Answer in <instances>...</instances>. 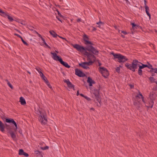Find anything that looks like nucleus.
<instances>
[{
  "label": "nucleus",
  "mask_w": 157,
  "mask_h": 157,
  "mask_svg": "<svg viewBox=\"0 0 157 157\" xmlns=\"http://www.w3.org/2000/svg\"><path fill=\"white\" fill-rule=\"evenodd\" d=\"M147 63L148 64V65H147V67L149 69H151L152 70V71H154V69L155 68H153L152 65L150 64L148 62H147Z\"/></svg>",
  "instance_id": "bb28decb"
},
{
  "label": "nucleus",
  "mask_w": 157,
  "mask_h": 157,
  "mask_svg": "<svg viewBox=\"0 0 157 157\" xmlns=\"http://www.w3.org/2000/svg\"><path fill=\"white\" fill-rule=\"evenodd\" d=\"M93 29L92 30L93 31H95L96 30V29L94 27H93Z\"/></svg>",
  "instance_id": "5fc2aeb1"
},
{
  "label": "nucleus",
  "mask_w": 157,
  "mask_h": 157,
  "mask_svg": "<svg viewBox=\"0 0 157 157\" xmlns=\"http://www.w3.org/2000/svg\"><path fill=\"white\" fill-rule=\"evenodd\" d=\"M39 73L40 74V75L41 78H42V77H43L44 76V75L43 74L41 71H40V72H39Z\"/></svg>",
  "instance_id": "473e14b6"
},
{
  "label": "nucleus",
  "mask_w": 157,
  "mask_h": 157,
  "mask_svg": "<svg viewBox=\"0 0 157 157\" xmlns=\"http://www.w3.org/2000/svg\"><path fill=\"white\" fill-rule=\"evenodd\" d=\"M121 33L125 35H126L127 34L126 32L124 31H121Z\"/></svg>",
  "instance_id": "c03bdc74"
},
{
  "label": "nucleus",
  "mask_w": 157,
  "mask_h": 157,
  "mask_svg": "<svg viewBox=\"0 0 157 157\" xmlns=\"http://www.w3.org/2000/svg\"><path fill=\"white\" fill-rule=\"evenodd\" d=\"M5 80L7 82V83H8V82H10L7 79H6Z\"/></svg>",
  "instance_id": "bf43d9fd"
},
{
  "label": "nucleus",
  "mask_w": 157,
  "mask_h": 157,
  "mask_svg": "<svg viewBox=\"0 0 157 157\" xmlns=\"http://www.w3.org/2000/svg\"><path fill=\"white\" fill-rule=\"evenodd\" d=\"M125 65L128 69L133 72L135 71V70L138 67H140L142 69L147 67V65L143 64L136 59L133 60L131 64L127 63Z\"/></svg>",
  "instance_id": "f03ea898"
},
{
  "label": "nucleus",
  "mask_w": 157,
  "mask_h": 157,
  "mask_svg": "<svg viewBox=\"0 0 157 157\" xmlns=\"http://www.w3.org/2000/svg\"><path fill=\"white\" fill-rule=\"evenodd\" d=\"M58 12V14L61 17H63V16L61 15V14L60 13L59 11H57Z\"/></svg>",
  "instance_id": "a18cd8bd"
},
{
  "label": "nucleus",
  "mask_w": 157,
  "mask_h": 157,
  "mask_svg": "<svg viewBox=\"0 0 157 157\" xmlns=\"http://www.w3.org/2000/svg\"><path fill=\"white\" fill-rule=\"evenodd\" d=\"M145 12L147 14L149 17V19H150L151 17V15L150 14L149 12V7L148 6H146V7H145Z\"/></svg>",
  "instance_id": "dca6fc26"
},
{
  "label": "nucleus",
  "mask_w": 157,
  "mask_h": 157,
  "mask_svg": "<svg viewBox=\"0 0 157 157\" xmlns=\"http://www.w3.org/2000/svg\"><path fill=\"white\" fill-rule=\"evenodd\" d=\"M125 0V1L126 3H128L129 2V1L128 0Z\"/></svg>",
  "instance_id": "680f3d73"
},
{
  "label": "nucleus",
  "mask_w": 157,
  "mask_h": 157,
  "mask_svg": "<svg viewBox=\"0 0 157 157\" xmlns=\"http://www.w3.org/2000/svg\"><path fill=\"white\" fill-rule=\"evenodd\" d=\"M0 15L4 17H7L9 19L10 21L12 22L13 21V18L7 14V13L5 12L2 11V10L0 9Z\"/></svg>",
  "instance_id": "0eeeda50"
},
{
  "label": "nucleus",
  "mask_w": 157,
  "mask_h": 157,
  "mask_svg": "<svg viewBox=\"0 0 157 157\" xmlns=\"http://www.w3.org/2000/svg\"><path fill=\"white\" fill-rule=\"evenodd\" d=\"M121 36L122 37H123V38H124V35H121Z\"/></svg>",
  "instance_id": "e2e57ef3"
},
{
  "label": "nucleus",
  "mask_w": 157,
  "mask_h": 157,
  "mask_svg": "<svg viewBox=\"0 0 157 157\" xmlns=\"http://www.w3.org/2000/svg\"><path fill=\"white\" fill-rule=\"evenodd\" d=\"M100 90V86H99L98 89H94L93 92V94L94 95L96 100L100 102V101L99 99V90Z\"/></svg>",
  "instance_id": "423d86ee"
},
{
  "label": "nucleus",
  "mask_w": 157,
  "mask_h": 157,
  "mask_svg": "<svg viewBox=\"0 0 157 157\" xmlns=\"http://www.w3.org/2000/svg\"><path fill=\"white\" fill-rule=\"evenodd\" d=\"M155 32L157 33V31H155Z\"/></svg>",
  "instance_id": "774afa93"
},
{
  "label": "nucleus",
  "mask_w": 157,
  "mask_h": 157,
  "mask_svg": "<svg viewBox=\"0 0 157 157\" xmlns=\"http://www.w3.org/2000/svg\"><path fill=\"white\" fill-rule=\"evenodd\" d=\"M142 69L141 68H140V67H139L138 70V74L140 76H141L142 75V71L141 70Z\"/></svg>",
  "instance_id": "b1692460"
},
{
  "label": "nucleus",
  "mask_w": 157,
  "mask_h": 157,
  "mask_svg": "<svg viewBox=\"0 0 157 157\" xmlns=\"http://www.w3.org/2000/svg\"><path fill=\"white\" fill-rule=\"evenodd\" d=\"M141 98H142V101L144 102V103H145V101H144V97H142Z\"/></svg>",
  "instance_id": "864d4df0"
},
{
  "label": "nucleus",
  "mask_w": 157,
  "mask_h": 157,
  "mask_svg": "<svg viewBox=\"0 0 157 157\" xmlns=\"http://www.w3.org/2000/svg\"><path fill=\"white\" fill-rule=\"evenodd\" d=\"M21 40L22 41V42L24 44H25L27 46H28L29 45V44L28 43H27L25 41H24V40H23V39L22 37H21Z\"/></svg>",
  "instance_id": "c756f323"
},
{
  "label": "nucleus",
  "mask_w": 157,
  "mask_h": 157,
  "mask_svg": "<svg viewBox=\"0 0 157 157\" xmlns=\"http://www.w3.org/2000/svg\"><path fill=\"white\" fill-rule=\"evenodd\" d=\"M131 24L132 26V28L133 29H137L139 27L138 25H136L134 23H132Z\"/></svg>",
  "instance_id": "412c9836"
},
{
  "label": "nucleus",
  "mask_w": 157,
  "mask_h": 157,
  "mask_svg": "<svg viewBox=\"0 0 157 157\" xmlns=\"http://www.w3.org/2000/svg\"><path fill=\"white\" fill-rule=\"evenodd\" d=\"M74 48H76L77 50L81 53H84V54L87 58V60H89L88 62H85L80 63L79 65L85 69L89 68V67L86 66L85 65L88 66L91 65L94 63V61H95L96 57L94 55H98V51L95 49L93 46H88L86 47H84L78 44H75L73 45Z\"/></svg>",
  "instance_id": "f257e3e1"
},
{
  "label": "nucleus",
  "mask_w": 157,
  "mask_h": 157,
  "mask_svg": "<svg viewBox=\"0 0 157 157\" xmlns=\"http://www.w3.org/2000/svg\"><path fill=\"white\" fill-rule=\"evenodd\" d=\"M100 72L101 73L104 72L105 70H107L106 68L104 67H100Z\"/></svg>",
  "instance_id": "5701e85b"
},
{
  "label": "nucleus",
  "mask_w": 157,
  "mask_h": 157,
  "mask_svg": "<svg viewBox=\"0 0 157 157\" xmlns=\"http://www.w3.org/2000/svg\"><path fill=\"white\" fill-rule=\"evenodd\" d=\"M49 33L54 37H56L57 36H58V35L54 31H50Z\"/></svg>",
  "instance_id": "aec40b11"
},
{
  "label": "nucleus",
  "mask_w": 157,
  "mask_h": 157,
  "mask_svg": "<svg viewBox=\"0 0 157 157\" xmlns=\"http://www.w3.org/2000/svg\"><path fill=\"white\" fill-rule=\"evenodd\" d=\"M111 54L114 57V59H117V61L120 63H123L128 60L126 56L120 54H115L113 52Z\"/></svg>",
  "instance_id": "7ed1b4c3"
},
{
  "label": "nucleus",
  "mask_w": 157,
  "mask_h": 157,
  "mask_svg": "<svg viewBox=\"0 0 157 157\" xmlns=\"http://www.w3.org/2000/svg\"><path fill=\"white\" fill-rule=\"evenodd\" d=\"M6 121L7 123H12L14 124L15 127V131H16L17 128V125L16 123L13 119L11 118H7L6 120Z\"/></svg>",
  "instance_id": "9d476101"
},
{
  "label": "nucleus",
  "mask_w": 157,
  "mask_h": 157,
  "mask_svg": "<svg viewBox=\"0 0 157 157\" xmlns=\"http://www.w3.org/2000/svg\"><path fill=\"white\" fill-rule=\"evenodd\" d=\"M81 19L80 18H78V19H77V22H79L81 21Z\"/></svg>",
  "instance_id": "de8ad7c7"
},
{
  "label": "nucleus",
  "mask_w": 157,
  "mask_h": 157,
  "mask_svg": "<svg viewBox=\"0 0 157 157\" xmlns=\"http://www.w3.org/2000/svg\"><path fill=\"white\" fill-rule=\"evenodd\" d=\"M84 98L85 99H86L88 100H90V98L87 96H85Z\"/></svg>",
  "instance_id": "ea45409f"
},
{
  "label": "nucleus",
  "mask_w": 157,
  "mask_h": 157,
  "mask_svg": "<svg viewBox=\"0 0 157 157\" xmlns=\"http://www.w3.org/2000/svg\"><path fill=\"white\" fill-rule=\"evenodd\" d=\"M55 52H56L57 53H58V51H55Z\"/></svg>",
  "instance_id": "338daca9"
},
{
  "label": "nucleus",
  "mask_w": 157,
  "mask_h": 157,
  "mask_svg": "<svg viewBox=\"0 0 157 157\" xmlns=\"http://www.w3.org/2000/svg\"><path fill=\"white\" fill-rule=\"evenodd\" d=\"M120 68L119 67H117V68H116V71L118 73H119L120 72Z\"/></svg>",
  "instance_id": "2f4dec72"
},
{
  "label": "nucleus",
  "mask_w": 157,
  "mask_h": 157,
  "mask_svg": "<svg viewBox=\"0 0 157 157\" xmlns=\"http://www.w3.org/2000/svg\"><path fill=\"white\" fill-rule=\"evenodd\" d=\"M91 109H92V110H94V109L93 108H91Z\"/></svg>",
  "instance_id": "69168bd1"
},
{
  "label": "nucleus",
  "mask_w": 157,
  "mask_h": 157,
  "mask_svg": "<svg viewBox=\"0 0 157 157\" xmlns=\"http://www.w3.org/2000/svg\"><path fill=\"white\" fill-rule=\"evenodd\" d=\"M14 35L20 38L22 37L20 35L17 33H15Z\"/></svg>",
  "instance_id": "e433bc0d"
},
{
  "label": "nucleus",
  "mask_w": 157,
  "mask_h": 157,
  "mask_svg": "<svg viewBox=\"0 0 157 157\" xmlns=\"http://www.w3.org/2000/svg\"><path fill=\"white\" fill-rule=\"evenodd\" d=\"M80 95H81V96L83 97H84V96H84L83 94H80Z\"/></svg>",
  "instance_id": "13d9d810"
},
{
  "label": "nucleus",
  "mask_w": 157,
  "mask_h": 157,
  "mask_svg": "<svg viewBox=\"0 0 157 157\" xmlns=\"http://www.w3.org/2000/svg\"><path fill=\"white\" fill-rule=\"evenodd\" d=\"M41 40L43 41V43L44 44L45 43H46L44 39L43 38H42Z\"/></svg>",
  "instance_id": "603ef678"
},
{
  "label": "nucleus",
  "mask_w": 157,
  "mask_h": 157,
  "mask_svg": "<svg viewBox=\"0 0 157 157\" xmlns=\"http://www.w3.org/2000/svg\"><path fill=\"white\" fill-rule=\"evenodd\" d=\"M75 71V74L79 77H84L86 76L84 73L78 69H76Z\"/></svg>",
  "instance_id": "1a4fd4ad"
},
{
  "label": "nucleus",
  "mask_w": 157,
  "mask_h": 157,
  "mask_svg": "<svg viewBox=\"0 0 157 157\" xmlns=\"http://www.w3.org/2000/svg\"><path fill=\"white\" fill-rule=\"evenodd\" d=\"M129 85L131 89H132V88H134V86L133 85L129 84Z\"/></svg>",
  "instance_id": "58836bf2"
},
{
  "label": "nucleus",
  "mask_w": 157,
  "mask_h": 157,
  "mask_svg": "<svg viewBox=\"0 0 157 157\" xmlns=\"http://www.w3.org/2000/svg\"><path fill=\"white\" fill-rule=\"evenodd\" d=\"M149 80L150 81L151 83H153L155 82V80L154 78L153 77H150L149 78Z\"/></svg>",
  "instance_id": "a878e982"
},
{
  "label": "nucleus",
  "mask_w": 157,
  "mask_h": 157,
  "mask_svg": "<svg viewBox=\"0 0 157 157\" xmlns=\"http://www.w3.org/2000/svg\"><path fill=\"white\" fill-rule=\"evenodd\" d=\"M122 67V66H121V65H120L119 66V67L120 68V67Z\"/></svg>",
  "instance_id": "0e129e2a"
},
{
  "label": "nucleus",
  "mask_w": 157,
  "mask_h": 157,
  "mask_svg": "<svg viewBox=\"0 0 157 157\" xmlns=\"http://www.w3.org/2000/svg\"><path fill=\"white\" fill-rule=\"evenodd\" d=\"M44 44L47 47V48L49 49L51 48L46 43H45Z\"/></svg>",
  "instance_id": "c9c22d12"
},
{
  "label": "nucleus",
  "mask_w": 157,
  "mask_h": 157,
  "mask_svg": "<svg viewBox=\"0 0 157 157\" xmlns=\"http://www.w3.org/2000/svg\"><path fill=\"white\" fill-rule=\"evenodd\" d=\"M68 87L70 88H72L74 90H75V86L74 85L72 84V83L71 82L70 83L67 85Z\"/></svg>",
  "instance_id": "4be33fe9"
},
{
  "label": "nucleus",
  "mask_w": 157,
  "mask_h": 157,
  "mask_svg": "<svg viewBox=\"0 0 157 157\" xmlns=\"http://www.w3.org/2000/svg\"><path fill=\"white\" fill-rule=\"evenodd\" d=\"M138 98H140L139 97V95H138L136 96V98L137 99Z\"/></svg>",
  "instance_id": "4d7b16f0"
},
{
  "label": "nucleus",
  "mask_w": 157,
  "mask_h": 157,
  "mask_svg": "<svg viewBox=\"0 0 157 157\" xmlns=\"http://www.w3.org/2000/svg\"><path fill=\"white\" fill-rule=\"evenodd\" d=\"M144 7H146V6H147L146 5L147 1H146V0H144Z\"/></svg>",
  "instance_id": "79ce46f5"
},
{
  "label": "nucleus",
  "mask_w": 157,
  "mask_h": 157,
  "mask_svg": "<svg viewBox=\"0 0 157 157\" xmlns=\"http://www.w3.org/2000/svg\"><path fill=\"white\" fill-rule=\"evenodd\" d=\"M51 54L53 55L52 58L54 60L59 61L61 64L66 67L68 68L70 67V66L67 63L63 61L60 57L57 56L56 53L51 52Z\"/></svg>",
  "instance_id": "20e7f679"
},
{
  "label": "nucleus",
  "mask_w": 157,
  "mask_h": 157,
  "mask_svg": "<svg viewBox=\"0 0 157 157\" xmlns=\"http://www.w3.org/2000/svg\"><path fill=\"white\" fill-rule=\"evenodd\" d=\"M5 126L3 124L0 120V130L2 132L4 131Z\"/></svg>",
  "instance_id": "a211bd4d"
},
{
  "label": "nucleus",
  "mask_w": 157,
  "mask_h": 157,
  "mask_svg": "<svg viewBox=\"0 0 157 157\" xmlns=\"http://www.w3.org/2000/svg\"><path fill=\"white\" fill-rule=\"evenodd\" d=\"M77 95L78 96L79 95V92L78 90L77 92Z\"/></svg>",
  "instance_id": "052dcab7"
},
{
  "label": "nucleus",
  "mask_w": 157,
  "mask_h": 157,
  "mask_svg": "<svg viewBox=\"0 0 157 157\" xmlns=\"http://www.w3.org/2000/svg\"><path fill=\"white\" fill-rule=\"evenodd\" d=\"M34 152H35V154L37 156L40 155H41V152L38 150L35 151Z\"/></svg>",
  "instance_id": "393cba45"
},
{
  "label": "nucleus",
  "mask_w": 157,
  "mask_h": 157,
  "mask_svg": "<svg viewBox=\"0 0 157 157\" xmlns=\"http://www.w3.org/2000/svg\"><path fill=\"white\" fill-rule=\"evenodd\" d=\"M20 101L21 104L22 105H25L26 104V102L25 99L22 97L20 98Z\"/></svg>",
  "instance_id": "6ab92c4d"
},
{
  "label": "nucleus",
  "mask_w": 157,
  "mask_h": 157,
  "mask_svg": "<svg viewBox=\"0 0 157 157\" xmlns=\"http://www.w3.org/2000/svg\"><path fill=\"white\" fill-rule=\"evenodd\" d=\"M154 71L155 73H156L157 74V68H155L154 69V71Z\"/></svg>",
  "instance_id": "a19ab883"
},
{
  "label": "nucleus",
  "mask_w": 157,
  "mask_h": 157,
  "mask_svg": "<svg viewBox=\"0 0 157 157\" xmlns=\"http://www.w3.org/2000/svg\"><path fill=\"white\" fill-rule=\"evenodd\" d=\"M49 148L48 147L46 146L45 147H44V148H42V149L43 150H46L47 149H48Z\"/></svg>",
  "instance_id": "4c0bfd02"
},
{
  "label": "nucleus",
  "mask_w": 157,
  "mask_h": 157,
  "mask_svg": "<svg viewBox=\"0 0 157 157\" xmlns=\"http://www.w3.org/2000/svg\"><path fill=\"white\" fill-rule=\"evenodd\" d=\"M134 105L135 106L137 109L139 110L142 107V105L141 104L140 102V101L138 100H136L134 101Z\"/></svg>",
  "instance_id": "f8f14e48"
},
{
  "label": "nucleus",
  "mask_w": 157,
  "mask_h": 157,
  "mask_svg": "<svg viewBox=\"0 0 157 157\" xmlns=\"http://www.w3.org/2000/svg\"><path fill=\"white\" fill-rule=\"evenodd\" d=\"M36 69L38 72L39 73V72H40V71H40V68H36Z\"/></svg>",
  "instance_id": "37998d69"
},
{
  "label": "nucleus",
  "mask_w": 157,
  "mask_h": 157,
  "mask_svg": "<svg viewBox=\"0 0 157 157\" xmlns=\"http://www.w3.org/2000/svg\"><path fill=\"white\" fill-rule=\"evenodd\" d=\"M63 81L64 82L66 83L67 84V85L69 84L71 82L69 79H64Z\"/></svg>",
  "instance_id": "c85d7f7f"
},
{
  "label": "nucleus",
  "mask_w": 157,
  "mask_h": 157,
  "mask_svg": "<svg viewBox=\"0 0 157 157\" xmlns=\"http://www.w3.org/2000/svg\"><path fill=\"white\" fill-rule=\"evenodd\" d=\"M42 79L44 80V82L46 83L47 85H48V87L50 88H52V86L50 85L49 82L47 80L46 77L44 76L43 77H42Z\"/></svg>",
  "instance_id": "2eb2a0df"
},
{
  "label": "nucleus",
  "mask_w": 157,
  "mask_h": 157,
  "mask_svg": "<svg viewBox=\"0 0 157 157\" xmlns=\"http://www.w3.org/2000/svg\"><path fill=\"white\" fill-rule=\"evenodd\" d=\"M7 129L8 130V132L10 134L11 137L13 140H15L16 138V135L14 134L13 132L11 131L10 129L9 130V129L8 128H7Z\"/></svg>",
  "instance_id": "4468645a"
},
{
  "label": "nucleus",
  "mask_w": 157,
  "mask_h": 157,
  "mask_svg": "<svg viewBox=\"0 0 157 157\" xmlns=\"http://www.w3.org/2000/svg\"><path fill=\"white\" fill-rule=\"evenodd\" d=\"M7 84L8 86L12 89H13V86H12V85L10 83V82H8V83H7Z\"/></svg>",
  "instance_id": "7c9ffc66"
},
{
  "label": "nucleus",
  "mask_w": 157,
  "mask_h": 157,
  "mask_svg": "<svg viewBox=\"0 0 157 157\" xmlns=\"http://www.w3.org/2000/svg\"><path fill=\"white\" fill-rule=\"evenodd\" d=\"M58 36L60 38H62V39H63L64 40L66 41H67V40H66V39L65 38L63 37H61V36Z\"/></svg>",
  "instance_id": "49530a36"
},
{
  "label": "nucleus",
  "mask_w": 157,
  "mask_h": 157,
  "mask_svg": "<svg viewBox=\"0 0 157 157\" xmlns=\"http://www.w3.org/2000/svg\"><path fill=\"white\" fill-rule=\"evenodd\" d=\"M139 95L141 96V98L143 97V95L140 92H139Z\"/></svg>",
  "instance_id": "8fccbe9b"
},
{
  "label": "nucleus",
  "mask_w": 157,
  "mask_h": 157,
  "mask_svg": "<svg viewBox=\"0 0 157 157\" xmlns=\"http://www.w3.org/2000/svg\"><path fill=\"white\" fill-rule=\"evenodd\" d=\"M83 40L85 42V44H86V45H87V44H90V45H89V46H92V45H93V44H92L91 41H89V40H89V37H88V36H87V35L85 34L83 36ZM89 46L88 45H87V46Z\"/></svg>",
  "instance_id": "6e6552de"
},
{
  "label": "nucleus",
  "mask_w": 157,
  "mask_h": 157,
  "mask_svg": "<svg viewBox=\"0 0 157 157\" xmlns=\"http://www.w3.org/2000/svg\"><path fill=\"white\" fill-rule=\"evenodd\" d=\"M100 24H103V23L101 21H100L98 22L97 23V24L98 25H99Z\"/></svg>",
  "instance_id": "3c124183"
},
{
  "label": "nucleus",
  "mask_w": 157,
  "mask_h": 157,
  "mask_svg": "<svg viewBox=\"0 0 157 157\" xmlns=\"http://www.w3.org/2000/svg\"><path fill=\"white\" fill-rule=\"evenodd\" d=\"M23 154V155H24L26 157H28L29 155V154L28 153H27L25 152L24 153V154Z\"/></svg>",
  "instance_id": "f704fd0d"
},
{
  "label": "nucleus",
  "mask_w": 157,
  "mask_h": 157,
  "mask_svg": "<svg viewBox=\"0 0 157 157\" xmlns=\"http://www.w3.org/2000/svg\"><path fill=\"white\" fill-rule=\"evenodd\" d=\"M153 89L155 90H157V87H155L153 88Z\"/></svg>",
  "instance_id": "6e6d98bb"
},
{
  "label": "nucleus",
  "mask_w": 157,
  "mask_h": 157,
  "mask_svg": "<svg viewBox=\"0 0 157 157\" xmlns=\"http://www.w3.org/2000/svg\"><path fill=\"white\" fill-rule=\"evenodd\" d=\"M56 18H57V19H58V20H59V21H60L62 23V21L61 20H60V19L59 18L58 16H56Z\"/></svg>",
  "instance_id": "09e8293b"
},
{
  "label": "nucleus",
  "mask_w": 157,
  "mask_h": 157,
  "mask_svg": "<svg viewBox=\"0 0 157 157\" xmlns=\"http://www.w3.org/2000/svg\"><path fill=\"white\" fill-rule=\"evenodd\" d=\"M39 120L42 124L45 125L47 122L46 114L44 111H39Z\"/></svg>",
  "instance_id": "39448f33"
},
{
  "label": "nucleus",
  "mask_w": 157,
  "mask_h": 157,
  "mask_svg": "<svg viewBox=\"0 0 157 157\" xmlns=\"http://www.w3.org/2000/svg\"><path fill=\"white\" fill-rule=\"evenodd\" d=\"M87 82L89 83V85L90 86H92V84H94L95 83V82L90 77H88Z\"/></svg>",
  "instance_id": "ddd939ff"
},
{
  "label": "nucleus",
  "mask_w": 157,
  "mask_h": 157,
  "mask_svg": "<svg viewBox=\"0 0 157 157\" xmlns=\"http://www.w3.org/2000/svg\"><path fill=\"white\" fill-rule=\"evenodd\" d=\"M25 152L22 149H20L19 150V154L20 155H22Z\"/></svg>",
  "instance_id": "cd10ccee"
},
{
  "label": "nucleus",
  "mask_w": 157,
  "mask_h": 157,
  "mask_svg": "<svg viewBox=\"0 0 157 157\" xmlns=\"http://www.w3.org/2000/svg\"><path fill=\"white\" fill-rule=\"evenodd\" d=\"M36 34L39 37H40L41 39H42V38H43L42 37V36L40 34H39L38 33H37V32H36Z\"/></svg>",
  "instance_id": "72a5a7b5"
},
{
  "label": "nucleus",
  "mask_w": 157,
  "mask_h": 157,
  "mask_svg": "<svg viewBox=\"0 0 157 157\" xmlns=\"http://www.w3.org/2000/svg\"><path fill=\"white\" fill-rule=\"evenodd\" d=\"M102 76L105 78H107L109 76V73L108 70H105L104 72L101 73Z\"/></svg>",
  "instance_id": "f3484780"
},
{
  "label": "nucleus",
  "mask_w": 157,
  "mask_h": 157,
  "mask_svg": "<svg viewBox=\"0 0 157 157\" xmlns=\"http://www.w3.org/2000/svg\"><path fill=\"white\" fill-rule=\"evenodd\" d=\"M153 94H150V101L149 102V105L148 106V107L152 108L153 107L154 104L153 101L154 98H153Z\"/></svg>",
  "instance_id": "9b49d317"
}]
</instances>
